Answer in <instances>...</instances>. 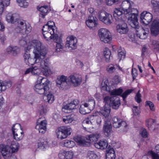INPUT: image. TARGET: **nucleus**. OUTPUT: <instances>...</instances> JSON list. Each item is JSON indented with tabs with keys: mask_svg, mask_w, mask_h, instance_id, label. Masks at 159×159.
Wrapping results in <instances>:
<instances>
[{
	"mask_svg": "<svg viewBox=\"0 0 159 159\" xmlns=\"http://www.w3.org/2000/svg\"><path fill=\"white\" fill-rule=\"evenodd\" d=\"M39 111L41 115L45 114L47 111V106L45 105H41L39 107Z\"/></svg>",
	"mask_w": 159,
	"mask_h": 159,
	"instance_id": "56",
	"label": "nucleus"
},
{
	"mask_svg": "<svg viewBox=\"0 0 159 159\" xmlns=\"http://www.w3.org/2000/svg\"><path fill=\"white\" fill-rule=\"evenodd\" d=\"M105 156L106 159H115L116 156L113 148H108L106 151Z\"/></svg>",
	"mask_w": 159,
	"mask_h": 159,
	"instance_id": "30",
	"label": "nucleus"
},
{
	"mask_svg": "<svg viewBox=\"0 0 159 159\" xmlns=\"http://www.w3.org/2000/svg\"><path fill=\"white\" fill-rule=\"evenodd\" d=\"M47 121L45 118L40 117L37 120L35 128L39 133L44 134L47 130Z\"/></svg>",
	"mask_w": 159,
	"mask_h": 159,
	"instance_id": "9",
	"label": "nucleus"
},
{
	"mask_svg": "<svg viewBox=\"0 0 159 159\" xmlns=\"http://www.w3.org/2000/svg\"><path fill=\"white\" fill-rule=\"evenodd\" d=\"M152 47L155 51L159 50V41L157 40H153L152 41Z\"/></svg>",
	"mask_w": 159,
	"mask_h": 159,
	"instance_id": "46",
	"label": "nucleus"
},
{
	"mask_svg": "<svg viewBox=\"0 0 159 159\" xmlns=\"http://www.w3.org/2000/svg\"><path fill=\"white\" fill-rule=\"evenodd\" d=\"M49 80L45 77L39 76L34 86V90L40 95L47 94L49 90Z\"/></svg>",
	"mask_w": 159,
	"mask_h": 159,
	"instance_id": "2",
	"label": "nucleus"
},
{
	"mask_svg": "<svg viewBox=\"0 0 159 159\" xmlns=\"http://www.w3.org/2000/svg\"><path fill=\"white\" fill-rule=\"evenodd\" d=\"M134 3L132 1L130 0H124L121 3L120 7L124 12L127 14L129 13L133 9H135L134 7Z\"/></svg>",
	"mask_w": 159,
	"mask_h": 159,
	"instance_id": "10",
	"label": "nucleus"
},
{
	"mask_svg": "<svg viewBox=\"0 0 159 159\" xmlns=\"http://www.w3.org/2000/svg\"><path fill=\"white\" fill-rule=\"evenodd\" d=\"M92 125V123L90 120L88 118H86L83 121L82 125L85 128H88L89 125Z\"/></svg>",
	"mask_w": 159,
	"mask_h": 159,
	"instance_id": "51",
	"label": "nucleus"
},
{
	"mask_svg": "<svg viewBox=\"0 0 159 159\" xmlns=\"http://www.w3.org/2000/svg\"><path fill=\"white\" fill-rule=\"evenodd\" d=\"M79 103V102L78 100H74L70 103L64 106L62 109V111L64 112L67 113L68 112V111L76 109L78 107Z\"/></svg>",
	"mask_w": 159,
	"mask_h": 159,
	"instance_id": "15",
	"label": "nucleus"
},
{
	"mask_svg": "<svg viewBox=\"0 0 159 159\" xmlns=\"http://www.w3.org/2000/svg\"><path fill=\"white\" fill-rule=\"evenodd\" d=\"M20 51V48L17 46H10L8 47L6 50L7 53L14 56L17 55Z\"/></svg>",
	"mask_w": 159,
	"mask_h": 159,
	"instance_id": "26",
	"label": "nucleus"
},
{
	"mask_svg": "<svg viewBox=\"0 0 159 159\" xmlns=\"http://www.w3.org/2000/svg\"><path fill=\"white\" fill-rule=\"evenodd\" d=\"M72 131V129L69 127L61 126L58 128L56 132L57 138L58 139H63L70 135Z\"/></svg>",
	"mask_w": 159,
	"mask_h": 159,
	"instance_id": "6",
	"label": "nucleus"
},
{
	"mask_svg": "<svg viewBox=\"0 0 159 159\" xmlns=\"http://www.w3.org/2000/svg\"><path fill=\"white\" fill-rule=\"evenodd\" d=\"M48 30L49 31L57 30L54 22L51 21H49L46 24L43 26L42 30L46 31Z\"/></svg>",
	"mask_w": 159,
	"mask_h": 159,
	"instance_id": "28",
	"label": "nucleus"
},
{
	"mask_svg": "<svg viewBox=\"0 0 159 159\" xmlns=\"http://www.w3.org/2000/svg\"><path fill=\"white\" fill-rule=\"evenodd\" d=\"M108 145L107 141L104 139H102L98 142L94 143V146L96 148L102 150H104L106 148Z\"/></svg>",
	"mask_w": 159,
	"mask_h": 159,
	"instance_id": "27",
	"label": "nucleus"
},
{
	"mask_svg": "<svg viewBox=\"0 0 159 159\" xmlns=\"http://www.w3.org/2000/svg\"><path fill=\"white\" fill-rule=\"evenodd\" d=\"M3 86L5 88V90L7 88H9L11 87L12 85L11 82L10 81L3 82Z\"/></svg>",
	"mask_w": 159,
	"mask_h": 159,
	"instance_id": "64",
	"label": "nucleus"
},
{
	"mask_svg": "<svg viewBox=\"0 0 159 159\" xmlns=\"http://www.w3.org/2000/svg\"><path fill=\"white\" fill-rule=\"evenodd\" d=\"M151 34L156 36L159 34V21L155 20L152 23L150 28Z\"/></svg>",
	"mask_w": 159,
	"mask_h": 159,
	"instance_id": "22",
	"label": "nucleus"
},
{
	"mask_svg": "<svg viewBox=\"0 0 159 159\" xmlns=\"http://www.w3.org/2000/svg\"><path fill=\"white\" fill-rule=\"evenodd\" d=\"M129 14L128 19V22L133 28L138 29L139 26L137 16L139 13L138 10L137 9H133Z\"/></svg>",
	"mask_w": 159,
	"mask_h": 159,
	"instance_id": "3",
	"label": "nucleus"
},
{
	"mask_svg": "<svg viewBox=\"0 0 159 159\" xmlns=\"http://www.w3.org/2000/svg\"><path fill=\"white\" fill-rule=\"evenodd\" d=\"M132 110L134 115L136 116L138 115L140 113L139 109L136 106H133Z\"/></svg>",
	"mask_w": 159,
	"mask_h": 159,
	"instance_id": "61",
	"label": "nucleus"
},
{
	"mask_svg": "<svg viewBox=\"0 0 159 159\" xmlns=\"http://www.w3.org/2000/svg\"><path fill=\"white\" fill-rule=\"evenodd\" d=\"M74 139L75 141L80 145L84 146L86 145V142L80 136H77L75 137Z\"/></svg>",
	"mask_w": 159,
	"mask_h": 159,
	"instance_id": "40",
	"label": "nucleus"
},
{
	"mask_svg": "<svg viewBox=\"0 0 159 159\" xmlns=\"http://www.w3.org/2000/svg\"><path fill=\"white\" fill-rule=\"evenodd\" d=\"M118 57L119 61L121 60L124 59L125 56V52L124 50L119 49L118 51Z\"/></svg>",
	"mask_w": 159,
	"mask_h": 159,
	"instance_id": "49",
	"label": "nucleus"
},
{
	"mask_svg": "<svg viewBox=\"0 0 159 159\" xmlns=\"http://www.w3.org/2000/svg\"><path fill=\"white\" fill-rule=\"evenodd\" d=\"M140 134L143 138H146L148 137V133L146 130L144 128H142L140 131Z\"/></svg>",
	"mask_w": 159,
	"mask_h": 159,
	"instance_id": "59",
	"label": "nucleus"
},
{
	"mask_svg": "<svg viewBox=\"0 0 159 159\" xmlns=\"http://www.w3.org/2000/svg\"><path fill=\"white\" fill-rule=\"evenodd\" d=\"M19 147V144L18 143L13 141L12 142L10 148L12 152L14 153L17 152Z\"/></svg>",
	"mask_w": 159,
	"mask_h": 159,
	"instance_id": "42",
	"label": "nucleus"
},
{
	"mask_svg": "<svg viewBox=\"0 0 159 159\" xmlns=\"http://www.w3.org/2000/svg\"><path fill=\"white\" fill-rule=\"evenodd\" d=\"M101 40L105 43H109L112 40V37L110 31L107 29L102 28L98 32Z\"/></svg>",
	"mask_w": 159,
	"mask_h": 159,
	"instance_id": "7",
	"label": "nucleus"
},
{
	"mask_svg": "<svg viewBox=\"0 0 159 159\" xmlns=\"http://www.w3.org/2000/svg\"><path fill=\"white\" fill-rule=\"evenodd\" d=\"M63 143L65 147L69 148H73L75 145V142L70 140H65L64 141Z\"/></svg>",
	"mask_w": 159,
	"mask_h": 159,
	"instance_id": "43",
	"label": "nucleus"
},
{
	"mask_svg": "<svg viewBox=\"0 0 159 159\" xmlns=\"http://www.w3.org/2000/svg\"><path fill=\"white\" fill-rule=\"evenodd\" d=\"M100 137V135L98 134H93L89 136V139L90 142L97 141Z\"/></svg>",
	"mask_w": 159,
	"mask_h": 159,
	"instance_id": "47",
	"label": "nucleus"
},
{
	"mask_svg": "<svg viewBox=\"0 0 159 159\" xmlns=\"http://www.w3.org/2000/svg\"><path fill=\"white\" fill-rule=\"evenodd\" d=\"M38 9L40 12L39 16L43 18L48 11V7L47 6H41L38 8Z\"/></svg>",
	"mask_w": 159,
	"mask_h": 159,
	"instance_id": "38",
	"label": "nucleus"
},
{
	"mask_svg": "<svg viewBox=\"0 0 159 159\" xmlns=\"http://www.w3.org/2000/svg\"><path fill=\"white\" fill-rule=\"evenodd\" d=\"M74 153L72 151H66L61 150L58 154V157L60 159H72Z\"/></svg>",
	"mask_w": 159,
	"mask_h": 159,
	"instance_id": "17",
	"label": "nucleus"
},
{
	"mask_svg": "<svg viewBox=\"0 0 159 159\" xmlns=\"http://www.w3.org/2000/svg\"><path fill=\"white\" fill-rule=\"evenodd\" d=\"M116 31L120 34H126L129 30L127 24L125 23H120L118 24L116 27Z\"/></svg>",
	"mask_w": 159,
	"mask_h": 159,
	"instance_id": "23",
	"label": "nucleus"
},
{
	"mask_svg": "<svg viewBox=\"0 0 159 159\" xmlns=\"http://www.w3.org/2000/svg\"><path fill=\"white\" fill-rule=\"evenodd\" d=\"M112 131V127L110 123H107V121H105L103 128V131L104 134L108 136Z\"/></svg>",
	"mask_w": 159,
	"mask_h": 159,
	"instance_id": "33",
	"label": "nucleus"
},
{
	"mask_svg": "<svg viewBox=\"0 0 159 159\" xmlns=\"http://www.w3.org/2000/svg\"><path fill=\"white\" fill-rule=\"evenodd\" d=\"M88 156L89 159H97L98 158L97 155L94 151H89Z\"/></svg>",
	"mask_w": 159,
	"mask_h": 159,
	"instance_id": "55",
	"label": "nucleus"
},
{
	"mask_svg": "<svg viewBox=\"0 0 159 159\" xmlns=\"http://www.w3.org/2000/svg\"><path fill=\"white\" fill-rule=\"evenodd\" d=\"M43 95V98L46 102L49 103H52L53 102L54 100V96L52 93L49 92V90L47 94Z\"/></svg>",
	"mask_w": 159,
	"mask_h": 159,
	"instance_id": "36",
	"label": "nucleus"
},
{
	"mask_svg": "<svg viewBox=\"0 0 159 159\" xmlns=\"http://www.w3.org/2000/svg\"><path fill=\"white\" fill-rule=\"evenodd\" d=\"M155 122V120L151 118H150L146 120V124L149 129H152V126Z\"/></svg>",
	"mask_w": 159,
	"mask_h": 159,
	"instance_id": "53",
	"label": "nucleus"
},
{
	"mask_svg": "<svg viewBox=\"0 0 159 159\" xmlns=\"http://www.w3.org/2000/svg\"><path fill=\"white\" fill-rule=\"evenodd\" d=\"M21 128L20 125L18 123L14 125L12 128L14 139L17 141H19L21 140L24 136L23 132H18V130Z\"/></svg>",
	"mask_w": 159,
	"mask_h": 159,
	"instance_id": "8",
	"label": "nucleus"
},
{
	"mask_svg": "<svg viewBox=\"0 0 159 159\" xmlns=\"http://www.w3.org/2000/svg\"><path fill=\"white\" fill-rule=\"evenodd\" d=\"M123 14L122 11H121L120 8H116L114 11V16L115 17H117L118 19H120L121 17V16Z\"/></svg>",
	"mask_w": 159,
	"mask_h": 159,
	"instance_id": "45",
	"label": "nucleus"
},
{
	"mask_svg": "<svg viewBox=\"0 0 159 159\" xmlns=\"http://www.w3.org/2000/svg\"><path fill=\"white\" fill-rule=\"evenodd\" d=\"M112 123L113 126L116 128H119L121 126L126 128L127 126L125 121H122L120 118L116 116L112 118Z\"/></svg>",
	"mask_w": 159,
	"mask_h": 159,
	"instance_id": "20",
	"label": "nucleus"
},
{
	"mask_svg": "<svg viewBox=\"0 0 159 159\" xmlns=\"http://www.w3.org/2000/svg\"><path fill=\"white\" fill-rule=\"evenodd\" d=\"M109 85V83L108 80L106 79L103 80L101 84V89L109 92L111 95H120L121 96L123 92V90L121 88H120L117 89L111 90Z\"/></svg>",
	"mask_w": 159,
	"mask_h": 159,
	"instance_id": "5",
	"label": "nucleus"
},
{
	"mask_svg": "<svg viewBox=\"0 0 159 159\" xmlns=\"http://www.w3.org/2000/svg\"><path fill=\"white\" fill-rule=\"evenodd\" d=\"M76 119V116L75 114H71L68 116H64L63 118V121L66 124L75 123Z\"/></svg>",
	"mask_w": 159,
	"mask_h": 159,
	"instance_id": "25",
	"label": "nucleus"
},
{
	"mask_svg": "<svg viewBox=\"0 0 159 159\" xmlns=\"http://www.w3.org/2000/svg\"><path fill=\"white\" fill-rule=\"evenodd\" d=\"M90 110L88 109V108L84 107L83 106H80L79 109L80 113L82 114H85L90 112Z\"/></svg>",
	"mask_w": 159,
	"mask_h": 159,
	"instance_id": "52",
	"label": "nucleus"
},
{
	"mask_svg": "<svg viewBox=\"0 0 159 159\" xmlns=\"http://www.w3.org/2000/svg\"><path fill=\"white\" fill-rule=\"evenodd\" d=\"M146 106H148L149 107L150 110L152 111H154L155 108L153 103L150 101H146L145 102Z\"/></svg>",
	"mask_w": 159,
	"mask_h": 159,
	"instance_id": "58",
	"label": "nucleus"
},
{
	"mask_svg": "<svg viewBox=\"0 0 159 159\" xmlns=\"http://www.w3.org/2000/svg\"><path fill=\"white\" fill-rule=\"evenodd\" d=\"M111 51L108 48H106L103 52V54L105 61L109 62L110 60Z\"/></svg>",
	"mask_w": 159,
	"mask_h": 159,
	"instance_id": "41",
	"label": "nucleus"
},
{
	"mask_svg": "<svg viewBox=\"0 0 159 159\" xmlns=\"http://www.w3.org/2000/svg\"><path fill=\"white\" fill-rule=\"evenodd\" d=\"M113 100L110 103V106H112L113 108L116 109L120 105V100L118 97H114Z\"/></svg>",
	"mask_w": 159,
	"mask_h": 159,
	"instance_id": "35",
	"label": "nucleus"
},
{
	"mask_svg": "<svg viewBox=\"0 0 159 159\" xmlns=\"http://www.w3.org/2000/svg\"><path fill=\"white\" fill-rule=\"evenodd\" d=\"M68 80L70 84L75 87L79 85L82 82L81 78L76 75H70L68 77Z\"/></svg>",
	"mask_w": 159,
	"mask_h": 159,
	"instance_id": "21",
	"label": "nucleus"
},
{
	"mask_svg": "<svg viewBox=\"0 0 159 159\" xmlns=\"http://www.w3.org/2000/svg\"><path fill=\"white\" fill-rule=\"evenodd\" d=\"M67 77L62 75L58 76L56 80L57 85L59 88L63 89L67 85Z\"/></svg>",
	"mask_w": 159,
	"mask_h": 159,
	"instance_id": "18",
	"label": "nucleus"
},
{
	"mask_svg": "<svg viewBox=\"0 0 159 159\" xmlns=\"http://www.w3.org/2000/svg\"><path fill=\"white\" fill-rule=\"evenodd\" d=\"M151 3L152 7L156 9L159 7V2L155 0H151Z\"/></svg>",
	"mask_w": 159,
	"mask_h": 159,
	"instance_id": "62",
	"label": "nucleus"
},
{
	"mask_svg": "<svg viewBox=\"0 0 159 159\" xmlns=\"http://www.w3.org/2000/svg\"><path fill=\"white\" fill-rule=\"evenodd\" d=\"M133 90L132 89H128L121 94V97L123 98L124 101L125 100L127 96L132 92Z\"/></svg>",
	"mask_w": 159,
	"mask_h": 159,
	"instance_id": "57",
	"label": "nucleus"
},
{
	"mask_svg": "<svg viewBox=\"0 0 159 159\" xmlns=\"http://www.w3.org/2000/svg\"><path fill=\"white\" fill-rule=\"evenodd\" d=\"M116 68L114 65L112 64L108 65L106 68L107 72L110 74H112L116 71Z\"/></svg>",
	"mask_w": 159,
	"mask_h": 159,
	"instance_id": "44",
	"label": "nucleus"
},
{
	"mask_svg": "<svg viewBox=\"0 0 159 159\" xmlns=\"http://www.w3.org/2000/svg\"><path fill=\"white\" fill-rule=\"evenodd\" d=\"M89 108L93 109L95 107V101L94 99H91L88 101Z\"/></svg>",
	"mask_w": 159,
	"mask_h": 159,
	"instance_id": "60",
	"label": "nucleus"
},
{
	"mask_svg": "<svg viewBox=\"0 0 159 159\" xmlns=\"http://www.w3.org/2000/svg\"><path fill=\"white\" fill-rule=\"evenodd\" d=\"M86 24L90 28L95 27L98 24L97 19L96 17L93 16L89 17L88 20L86 21Z\"/></svg>",
	"mask_w": 159,
	"mask_h": 159,
	"instance_id": "24",
	"label": "nucleus"
},
{
	"mask_svg": "<svg viewBox=\"0 0 159 159\" xmlns=\"http://www.w3.org/2000/svg\"><path fill=\"white\" fill-rule=\"evenodd\" d=\"M148 156H150L152 159H159V155L152 151L148 152Z\"/></svg>",
	"mask_w": 159,
	"mask_h": 159,
	"instance_id": "50",
	"label": "nucleus"
},
{
	"mask_svg": "<svg viewBox=\"0 0 159 159\" xmlns=\"http://www.w3.org/2000/svg\"><path fill=\"white\" fill-rule=\"evenodd\" d=\"M18 17L19 16L17 14L9 13L6 16V19L8 22L13 23L14 21H16Z\"/></svg>",
	"mask_w": 159,
	"mask_h": 159,
	"instance_id": "32",
	"label": "nucleus"
},
{
	"mask_svg": "<svg viewBox=\"0 0 159 159\" xmlns=\"http://www.w3.org/2000/svg\"><path fill=\"white\" fill-rule=\"evenodd\" d=\"M45 57H46L44 58L42 57L40 61L41 62L42 61L43 62L42 64V66H40V65H39V64H38L37 65L39 66H40L41 68L43 69L42 72L43 75L47 76L51 73V72L49 67V62L47 58H45Z\"/></svg>",
	"mask_w": 159,
	"mask_h": 159,
	"instance_id": "11",
	"label": "nucleus"
},
{
	"mask_svg": "<svg viewBox=\"0 0 159 159\" xmlns=\"http://www.w3.org/2000/svg\"><path fill=\"white\" fill-rule=\"evenodd\" d=\"M77 42V39L75 37L72 36H69L66 39L65 48L70 50L75 49L76 47Z\"/></svg>",
	"mask_w": 159,
	"mask_h": 159,
	"instance_id": "13",
	"label": "nucleus"
},
{
	"mask_svg": "<svg viewBox=\"0 0 159 159\" xmlns=\"http://www.w3.org/2000/svg\"><path fill=\"white\" fill-rule=\"evenodd\" d=\"M15 30L17 32L22 33L23 34H28L31 31V27L25 21L20 20L18 22L17 26Z\"/></svg>",
	"mask_w": 159,
	"mask_h": 159,
	"instance_id": "4",
	"label": "nucleus"
},
{
	"mask_svg": "<svg viewBox=\"0 0 159 159\" xmlns=\"http://www.w3.org/2000/svg\"><path fill=\"white\" fill-rule=\"evenodd\" d=\"M23 56L24 61L28 65L39 64L42 66L43 62L40 61L42 57H45L47 50L39 41L32 40L28 43L27 46L25 48Z\"/></svg>",
	"mask_w": 159,
	"mask_h": 159,
	"instance_id": "1",
	"label": "nucleus"
},
{
	"mask_svg": "<svg viewBox=\"0 0 159 159\" xmlns=\"http://www.w3.org/2000/svg\"><path fill=\"white\" fill-rule=\"evenodd\" d=\"M152 19V16L150 12L144 11L141 14L140 21L143 24L148 25L151 21Z\"/></svg>",
	"mask_w": 159,
	"mask_h": 159,
	"instance_id": "14",
	"label": "nucleus"
},
{
	"mask_svg": "<svg viewBox=\"0 0 159 159\" xmlns=\"http://www.w3.org/2000/svg\"><path fill=\"white\" fill-rule=\"evenodd\" d=\"M99 20L107 25H110L113 22V19L112 15L106 12H101L98 16Z\"/></svg>",
	"mask_w": 159,
	"mask_h": 159,
	"instance_id": "12",
	"label": "nucleus"
},
{
	"mask_svg": "<svg viewBox=\"0 0 159 159\" xmlns=\"http://www.w3.org/2000/svg\"><path fill=\"white\" fill-rule=\"evenodd\" d=\"M94 119L96 120V123L98 126H99L100 124L102 122V120L101 117L99 116H93Z\"/></svg>",
	"mask_w": 159,
	"mask_h": 159,
	"instance_id": "63",
	"label": "nucleus"
},
{
	"mask_svg": "<svg viewBox=\"0 0 159 159\" xmlns=\"http://www.w3.org/2000/svg\"><path fill=\"white\" fill-rule=\"evenodd\" d=\"M0 152L5 159L8 158L11 154L8 146L3 143L0 144Z\"/></svg>",
	"mask_w": 159,
	"mask_h": 159,
	"instance_id": "19",
	"label": "nucleus"
},
{
	"mask_svg": "<svg viewBox=\"0 0 159 159\" xmlns=\"http://www.w3.org/2000/svg\"><path fill=\"white\" fill-rule=\"evenodd\" d=\"M43 31V34L44 38L47 40H48L49 39H56L57 38H58V35L57 34V30L52 31L47 30L45 31Z\"/></svg>",
	"mask_w": 159,
	"mask_h": 159,
	"instance_id": "16",
	"label": "nucleus"
},
{
	"mask_svg": "<svg viewBox=\"0 0 159 159\" xmlns=\"http://www.w3.org/2000/svg\"><path fill=\"white\" fill-rule=\"evenodd\" d=\"M28 0H18L17 2L18 5L21 7L26 8L29 5Z\"/></svg>",
	"mask_w": 159,
	"mask_h": 159,
	"instance_id": "48",
	"label": "nucleus"
},
{
	"mask_svg": "<svg viewBox=\"0 0 159 159\" xmlns=\"http://www.w3.org/2000/svg\"><path fill=\"white\" fill-rule=\"evenodd\" d=\"M37 66H35L32 68V75H38L41 72V67L39 66L37 64Z\"/></svg>",
	"mask_w": 159,
	"mask_h": 159,
	"instance_id": "39",
	"label": "nucleus"
},
{
	"mask_svg": "<svg viewBox=\"0 0 159 159\" xmlns=\"http://www.w3.org/2000/svg\"><path fill=\"white\" fill-rule=\"evenodd\" d=\"M38 148L42 150L49 148L51 146L49 143L47 141L44 139H41L39 142L37 143Z\"/></svg>",
	"mask_w": 159,
	"mask_h": 159,
	"instance_id": "31",
	"label": "nucleus"
},
{
	"mask_svg": "<svg viewBox=\"0 0 159 159\" xmlns=\"http://www.w3.org/2000/svg\"><path fill=\"white\" fill-rule=\"evenodd\" d=\"M56 43V50L57 52L61 51L63 47V43L62 39L58 36V38L54 40Z\"/></svg>",
	"mask_w": 159,
	"mask_h": 159,
	"instance_id": "34",
	"label": "nucleus"
},
{
	"mask_svg": "<svg viewBox=\"0 0 159 159\" xmlns=\"http://www.w3.org/2000/svg\"><path fill=\"white\" fill-rule=\"evenodd\" d=\"M114 97H110L109 96H106L104 98V102L105 103V106L107 107V105L109 106L110 103H111V101L113 100Z\"/></svg>",
	"mask_w": 159,
	"mask_h": 159,
	"instance_id": "54",
	"label": "nucleus"
},
{
	"mask_svg": "<svg viewBox=\"0 0 159 159\" xmlns=\"http://www.w3.org/2000/svg\"><path fill=\"white\" fill-rule=\"evenodd\" d=\"M110 112V107L108 105L107 107L106 105L104 106L103 108L101 109L100 111V113L106 118L108 117Z\"/></svg>",
	"mask_w": 159,
	"mask_h": 159,
	"instance_id": "37",
	"label": "nucleus"
},
{
	"mask_svg": "<svg viewBox=\"0 0 159 159\" xmlns=\"http://www.w3.org/2000/svg\"><path fill=\"white\" fill-rule=\"evenodd\" d=\"M148 33V31H146L144 29H141L139 30H136V34L137 36L141 39H145L147 37Z\"/></svg>",
	"mask_w": 159,
	"mask_h": 159,
	"instance_id": "29",
	"label": "nucleus"
}]
</instances>
